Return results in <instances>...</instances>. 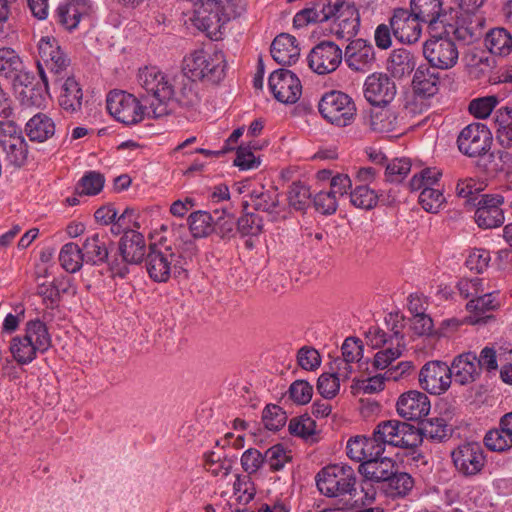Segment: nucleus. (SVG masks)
Returning a JSON list of instances; mask_svg holds the SVG:
<instances>
[{"label": "nucleus", "mask_w": 512, "mask_h": 512, "mask_svg": "<svg viewBox=\"0 0 512 512\" xmlns=\"http://www.w3.org/2000/svg\"><path fill=\"white\" fill-rule=\"evenodd\" d=\"M255 210L268 213L272 220H277L282 211L279 203V193L276 189H255L250 194V203Z\"/></svg>", "instance_id": "34"}, {"label": "nucleus", "mask_w": 512, "mask_h": 512, "mask_svg": "<svg viewBox=\"0 0 512 512\" xmlns=\"http://www.w3.org/2000/svg\"><path fill=\"white\" fill-rule=\"evenodd\" d=\"M310 198L309 189L300 182H293L288 190V201L290 206L296 210H303Z\"/></svg>", "instance_id": "59"}, {"label": "nucleus", "mask_w": 512, "mask_h": 512, "mask_svg": "<svg viewBox=\"0 0 512 512\" xmlns=\"http://www.w3.org/2000/svg\"><path fill=\"white\" fill-rule=\"evenodd\" d=\"M25 130L31 141L44 142L54 135L55 124L46 114L38 113L26 123Z\"/></svg>", "instance_id": "36"}, {"label": "nucleus", "mask_w": 512, "mask_h": 512, "mask_svg": "<svg viewBox=\"0 0 512 512\" xmlns=\"http://www.w3.org/2000/svg\"><path fill=\"white\" fill-rule=\"evenodd\" d=\"M145 248L144 236L135 230L125 231L119 243L123 260L131 264H137L143 260Z\"/></svg>", "instance_id": "33"}, {"label": "nucleus", "mask_w": 512, "mask_h": 512, "mask_svg": "<svg viewBox=\"0 0 512 512\" xmlns=\"http://www.w3.org/2000/svg\"><path fill=\"white\" fill-rule=\"evenodd\" d=\"M346 65L355 72L369 71L375 62V51L371 43L364 39L352 40L343 52Z\"/></svg>", "instance_id": "22"}, {"label": "nucleus", "mask_w": 512, "mask_h": 512, "mask_svg": "<svg viewBox=\"0 0 512 512\" xmlns=\"http://www.w3.org/2000/svg\"><path fill=\"white\" fill-rule=\"evenodd\" d=\"M226 59L222 51L195 50L184 57L182 71L192 81L217 84L225 77Z\"/></svg>", "instance_id": "2"}, {"label": "nucleus", "mask_w": 512, "mask_h": 512, "mask_svg": "<svg viewBox=\"0 0 512 512\" xmlns=\"http://www.w3.org/2000/svg\"><path fill=\"white\" fill-rule=\"evenodd\" d=\"M500 306L501 297L498 291L484 293L483 295L478 294L466 305L467 310L471 313L468 320L471 324L486 322L487 319L491 318L487 313L499 309Z\"/></svg>", "instance_id": "28"}, {"label": "nucleus", "mask_w": 512, "mask_h": 512, "mask_svg": "<svg viewBox=\"0 0 512 512\" xmlns=\"http://www.w3.org/2000/svg\"><path fill=\"white\" fill-rule=\"evenodd\" d=\"M288 395L294 403L304 405L311 400L313 387L305 380H296L290 385Z\"/></svg>", "instance_id": "58"}, {"label": "nucleus", "mask_w": 512, "mask_h": 512, "mask_svg": "<svg viewBox=\"0 0 512 512\" xmlns=\"http://www.w3.org/2000/svg\"><path fill=\"white\" fill-rule=\"evenodd\" d=\"M494 129L498 143L504 147H512V109L500 108L494 115Z\"/></svg>", "instance_id": "37"}, {"label": "nucleus", "mask_w": 512, "mask_h": 512, "mask_svg": "<svg viewBox=\"0 0 512 512\" xmlns=\"http://www.w3.org/2000/svg\"><path fill=\"white\" fill-rule=\"evenodd\" d=\"M109 238L104 234L95 233L87 237L83 243L82 253L85 262L100 265L108 258Z\"/></svg>", "instance_id": "35"}, {"label": "nucleus", "mask_w": 512, "mask_h": 512, "mask_svg": "<svg viewBox=\"0 0 512 512\" xmlns=\"http://www.w3.org/2000/svg\"><path fill=\"white\" fill-rule=\"evenodd\" d=\"M50 347L51 336L46 324L35 319L26 323L23 335L12 338L9 350L18 364L26 365Z\"/></svg>", "instance_id": "3"}, {"label": "nucleus", "mask_w": 512, "mask_h": 512, "mask_svg": "<svg viewBox=\"0 0 512 512\" xmlns=\"http://www.w3.org/2000/svg\"><path fill=\"white\" fill-rule=\"evenodd\" d=\"M22 69V61L15 50L0 48V75L6 78H16Z\"/></svg>", "instance_id": "48"}, {"label": "nucleus", "mask_w": 512, "mask_h": 512, "mask_svg": "<svg viewBox=\"0 0 512 512\" xmlns=\"http://www.w3.org/2000/svg\"><path fill=\"white\" fill-rule=\"evenodd\" d=\"M415 68L414 58L405 49L394 50L388 58L387 70L395 78H403L409 75Z\"/></svg>", "instance_id": "38"}, {"label": "nucleus", "mask_w": 512, "mask_h": 512, "mask_svg": "<svg viewBox=\"0 0 512 512\" xmlns=\"http://www.w3.org/2000/svg\"><path fill=\"white\" fill-rule=\"evenodd\" d=\"M38 56L37 67L45 89H47L48 79L45 69L58 76L68 68L70 60L61 49L57 39L50 36L42 37L39 40Z\"/></svg>", "instance_id": "8"}, {"label": "nucleus", "mask_w": 512, "mask_h": 512, "mask_svg": "<svg viewBox=\"0 0 512 512\" xmlns=\"http://www.w3.org/2000/svg\"><path fill=\"white\" fill-rule=\"evenodd\" d=\"M418 431L420 433V442L422 441V438H426L434 442H443L452 434V429L449 427L446 420L440 417L423 421Z\"/></svg>", "instance_id": "39"}, {"label": "nucleus", "mask_w": 512, "mask_h": 512, "mask_svg": "<svg viewBox=\"0 0 512 512\" xmlns=\"http://www.w3.org/2000/svg\"><path fill=\"white\" fill-rule=\"evenodd\" d=\"M419 203L429 213H437L445 203L443 186L435 189H424L420 192Z\"/></svg>", "instance_id": "50"}, {"label": "nucleus", "mask_w": 512, "mask_h": 512, "mask_svg": "<svg viewBox=\"0 0 512 512\" xmlns=\"http://www.w3.org/2000/svg\"><path fill=\"white\" fill-rule=\"evenodd\" d=\"M451 378L456 383L467 385L474 382L480 376V368L477 362V355L474 352H465L454 358L449 366Z\"/></svg>", "instance_id": "27"}, {"label": "nucleus", "mask_w": 512, "mask_h": 512, "mask_svg": "<svg viewBox=\"0 0 512 512\" xmlns=\"http://www.w3.org/2000/svg\"><path fill=\"white\" fill-rule=\"evenodd\" d=\"M262 421L268 430L277 431L286 424L287 415L280 406L269 404L263 410Z\"/></svg>", "instance_id": "53"}, {"label": "nucleus", "mask_w": 512, "mask_h": 512, "mask_svg": "<svg viewBox=\"0 0 512 512\" xmlns=\"http://www.w3.org/2000/svg\"><path fill=\"white\" fill-rule=\"evenodd\" d=\"M485 44L492 54L506 56L512 51V36L506 29L496 28L487 34Z\"/></svg>", "instance_id": "41"}, {"label": "nucleus", "mask_w": 512, "mask_h": 512, "mask_svg": "<svg viewBox=\"0 0 512 512\" xmlns=\"http://www.w3.org/2000/svg\"><path fill=\"white\" fill-rule=\"evenodd\" d=\"M410 171L411 162L409 159H394L386 166L385 177L388 182L400 183Z\"/></svg>", "instance_id": "56"}, {"label": "nucleus", "mask_w": 512, "mask_h": 512, "mask_svg": "<svg viewBox=\"0 0 512 512\" xmlns=\"http://www.w3.org/2000/svg\"><path fill=\"white\" fill-rule=\"evenodd\" d=\"M139 85L160 103L176 101L184 107H194L200 102L196 81L183 80L179 90L175 88V79L169 77L156 67H145L138 73Z\"/></svg>", "instance_id": "1"}, {"label": "nucleus", "mask_w": 512, "mask_h": 512, "mask_svg": "<svg viewBox=\"0 0 512 512\" xmlns=\"http://www.w3.org/2000/svg\"><path fill=\"white\" fill-rule=\"evenodd\" d=\"M418 380L423 390L432 395H441L451 385V371L443 361H429L420 369Z\"/></svg>", "instance_id": "15"}, {"label": "nucleus", "mask_w": 512, "mask_h": 512, "mask_svg": "<svg viewBox=\"0 0 512 512\" xmlns=\"http://www.w3.org/2000/svg\"><path fill=\"white\" fill-rule=\"evenodd\" d=\"M498 103L499 99L494 95L479 97L469 103L468 110L475 118L485 119L491 114Z\"/></svg>", "instance_id": "54"}, {"label": "nucleus", "mask_w": 512, "mask_h": 512, "mask_svg": "<svg viewBox=\"0 0 512 512\" xmlns=\"http://www.w3.org/2000/svg\"><path fill=\"white\" fill-rule=\"evenodd\" d=\"M319 492L329 498H354L357 495V476L348 464H330L315 477Z\"/></svg>", "instance_id": "4"}, {"label": "nucleus", "mask_w": 512, "mask_h": 512, "mask_svg": "<svg viewBox=\"0 0 512 512\" xmlns=\"http://www.w3.org/2000/svg\"><path fill=\"white\" fill-rule=\"evenodd\" d=\"M340 389V380L336 375L323 373L317 381V390L326 399H331L337 395Z\"/></svg>", "instance_id": "61"}, {"label": "nucleus", "mask_w": 512, "mask_h": 512, "mask_svg": "<svg viewBox=\"0 0 512 512\" xmlns=\"http://www.w3.org/2000/svg\"><path fill=\"white\" fill-rule=\"evenodd\" d=\"M457 144L463 154L469 157H477L490 149L492 135L485 124L472 123L462 129Z\"/></svg>", "instance_id": "14"}, {"label": "nucleus", "mask_w": 512, "mask_h": 512, "mask_svg": "<svg viewBox=\"0 0 512 512\" xmlns=\"http://www.w3.org/2000/svg\"><path fill=\"white\" fill-rule=\"evenodd\" d=\"M319 112L332 125L346 127L353 123L356 106L352 98L341 91L325 93L319 101Z\"/></svg>", "instance_id": "6"}, {"label": "nucleus", "mask_w": 512, "mask_h": 512, "mask_svg": "<svg viewBox=\"0 0 512 512\" xmlns=\"http://www.w3.org/2000/svg\"><path fill=\"white\" fill-rule=\"evenodd\" d=\"M268 84L274 97L282 103H295L302 93L299 78L290 70L274 71L269 77Z\"/></svg>", "instance_id": "18"}, {"label": "nucleus", "mask_w": 512, "mask_h": 512, "mask_svg": "<svg viewBox=\"0 0 512 512\" xmlns=\"http://www.w3.org/2000/svg\"><path fill=\"white\" fill-rule=\"evenodd\" d=\"M454 2L461 11L454 25V34L463 40L477 37L484 23V18L478 14L484 0H454Z\"/></svg>", "instance_id": "13"}, {"label": "nucleus", "mask_w": 512, "mask_h": 512, "mask_svg": "<svg viewBox=\"0 0 512 512\" xmlns=\"http://www.w3.org/2000/svg\"><path fill=\"white\" fill-rule=\"evenodd\" d=\"M378 197L374 190L367 185H359L350 192V202L357 208L372 209L376 206Z\"/></svg>", "instance_id": "52"}, {"label": "nucleus", "mask_w": 512, "mask_h": 512, "mask_svg": "<svg viewBox=\"0 0 512 512\" xmlns=\"http://www.w3.org/2000/svg\"><path fill=\"white\" fill-rule=\"evenodd\" d=\"M343 60L341 48L332 41L318 43L308 55V65L317 74L334 72Z\"/></svg>", "instance_id": "16"}, {"label": "nucleus", "mask_w": 512, "mask_h": 512, "mask_svg": "<svg viewBox=\"0 0 512 512\" xmlns=\"http://www.w3.org/2000/svg\"><path fill=\"white\" fill-rule=\"evenodd\" d=\"M334 18L331 32L339 39L350 40L355 37L360 28V15L353 3L341 0L337 11L331 15Z\"/></svg>", "instance_id": "19"}, {"label": "nucleus", "mask_w": 512, "mask_h": 512, "mask_svg": "<svg viewBox=\"0 0 512 512\" xmlns=\"http://www.w3.org/2000/svg\"><path fill=\"white\" fill-rule=\"evenodd\" d=\"M104 184L103 174L97 171H87L78 181L75 191L78 195L94 196L102 191Z\"/></svg>", "instance_id": "45"}, {"label": "nucleus", "mask_w": 512, "mask_h": 512, "mask_svg": "<svg viewBox=\"0 0 512 512\" xmlns=\"http://www.w3.org/2000/svg\"><path fill=\"white\" fill-rule=\"evenodd\" d=\"M271 55L280 65L295 64L300 56V48L294 36L286 33L278 35L271 44Z\"/></svg>", "instance_id": "30"}, {"label": "nucleus", "mask_w": 512, "mask_h": 512, "mask_svg": "<svg viewBox=\"0 0 512 512\" xmlns=\"http://www.w3.org/2000/svg\"><path fill=\"white\" fill-rule=\"evenodd\" d=\"M264 459L272 471H280L290 461L291 456L282 445H274L265 452Z\"/></svg>", "instance_id": "57"}, {"label": "nucleus", "mask_w": 512, "mask_h": 512, "mask_svg": "<svg viewBox=\"0 0 512 512\" xmlns=\"http://www.w3.org/2000/svg\"><path fill=\"white\" fill-rule=\"evenodd\" d=\"M440 87V75L432 66H419L413 76L412 88L414 93L422 98L436 95Z\"/></svg>", "instance_id": "29"}, {"label": "nucleus", "mask_w": 512, "mask_h": 512, "mask_svg": "<svg viewBox=\"0 0 512 512\" xmlns=\"http://www.w3.org/2000/svg\"><path fill=\"white\" fill-rule=\"evenodd\" d=\"M6 154L8 162L16 167L25 164L28 156V146L24 137L12 138L0 145Z\"/></svg>", "instance_id": "44"}, {"label": "nucleus", "mask_w": 512, "mask_h": 512, "mask_svg": "<svg viewBox=\"0 0 512 512\" xmlns=\"http://www.w3.org/2000/svg\"><path fill=\"white\" fill-rule=\"evenodd\" d=\"M261 161L259 156H256L251 146H240L237 149V155L234 160V164L241 170H250L258 168Z\"/></svg>", "instance_id": "64"}, {"label": "nucleus", "mask_w": 512, "mask_h": 512, "mask_svg": "<svg viewBox=\"0 0 512 512\" xmlns=\"http://www.w3.org/2000/svg\"><path fill=\"white\" fill-rule=\"evenodd\" d=\"M404 349L405 347H399L393 344L381 348L374 355L373 367L378 370L387 369L393 361L402 355Z\"/></svg>", "instance_id": "55"}, {"label": "nucleus", "mask_w": 512, "mask_h": 512, "mask_svg": "<svg viewBox=\"0 0 512 512\" xmlns=\"http://www.w3.org/2000/svg\"><path fill=\"white\" fill-rule=\"evenodd\" d=\"M146 270L153 281L167 282L172 275L184 272L183 259L171 246L153 244L146 257Z\"/></svg>", "instance_id": "5"}, {"label": "nucleus", "mask_w": 512, "mask_h": 512, "mask_svg": "<svg viewBox=\"0 0 512 512\" xmlns=\"http://www.w3.org/2000/svg\"><path fill=\"white\" fill-rule=\"evenodd\" d=\"M484 444L490 451L505 452L512 448V437L499 426L485 434Z\"/></svg>", "instance_id": "49"}, {"label": "nucleus", "mask_w": 512, "mask_h": 512, "mask_svg": "<svg viewBox=\"0 0 512 512\" xmlns=\"http://www.w3.org/2000/svg\"><path fill=\"white\" fill-rule=\"evenodd\" d=\"M90 12L88 0H69L57 8V20L66 30L72 31L81 20L89 17Z\"/></svg>", "instance_id": "26"}, {"label": "nucleus", "mask_w": 512, "mask_h": 512, "mask_svg": "<svg viewBox=\"0 0 512 512\" xmlns=\"http://www.w3.org/2000/svg\"><path fill=\"white\" fill-rule=\"evenodd\" d=\"M395 462L386 456H378L368 461H363L359 465V473L370 482H385L390 476H393Z\"/></svg>", "instance_id": "31"}, {"label": "nucleus", "mask_w": 512, "mask_h": 512, "mask_svg": "<svg viewBox=\"0 0 512 512\" xmlns=\"http://www.w3.org/2000/svg\"><path fill=\"white\" fill-rule=\"evenodd\" d=\"M106 103L109 113L125 125L136 124L144 118L145 108L135 96L127 92H110Z\"/></svg>", "instance_id": "11"}, {"label": "nucleus", "mask_w": 512, "mask_h": 512, "mask_svg": "<svg viewBox=\"0 0 512 512\" xmlns=\"http://www.w3.org/2000/svg\"><path fill=\"white\" fill-rule=\"evenodd\" d=\"M341 0H325L314 3L298 11L293 18L295 28H303L309 24L324 22L331 19L334 11H337Z\"/></svg>", "instance_id": "25"}, {"label": "nucleus", "mask_w": 512, "mask_h": 512, "mask_svg": "<svg viewBox=\"0 0 512 512\" xmlns=\"http://www.w3.org/2000/svg\"><path fill=\"white\" fill-rule=\"evenodd\" d=\"M369 124L371 129L375 132L388 133L396 129L397 116L395 112L389 108H378L372 110Z\"/></svg>", "instance_id": "43"}, {"label": "nucleus", "mask_w": 512, "mask_h": 512, "mask_svg": "<svg viewBox=\"0 0 512 512\" xmlns=\"http://www.w3.org/2000/svg\"><path fill=\"white\" fill-rule=\"evenodd\" d=\"M410 11L431 30L441 25L446 33H454V24L449 23L443 13L441 0H411Z\"/></svg>", "instance_id": "20"}, {"label": "nucleus", "mask_w": 512, "mask_h": 512, "mask_svg": "<svg viewBox=\"0 0 512 512\" xmlns=\"http://www.w3.org/2000/svg\"><path fill=\"white\" fill-rule=\"evenodd\" d=\"M396 95V86L384 73H373L364 82V96L372 105L380 106L390 103Z\"/></svg>", "instance_id": "21"}, {"label": "nucleus", "mask_w": 512, "mask_h": 512, "mask_svg": "<svg viewBox=\"0 0 512 512\" xmlns=\"http://www.w3.org/2000/svg\"><path fill=\"white\" fill-rule=\"evenodd\" d=\"M423 55L433 68L447 70L457 64L459 51L451 38L432 36L423 45Z\"/></svg>", "instance_id": "12"}, {"label": "nucleus", "mask_w": 512, "mask_h": 512, "mask_svg": "<svg viewBox=\"0 0 512 512\" xmlns=\"http://www.w3.org/2000/svg\"><path fill=\"white\" fill-rule=\"evenodd\" d=\"M451 459L455 470L466 478L479 475L486 464L485 452L478 442L458 445L451 451Z\"/></svg>", "instance_id": "9"}, {"label": "nucleus", "mask_w": 512, "mask_h": 512, "mask_svg": "<svg viewBox=\"0 0 512 512\" xmlns=\"http://www.w3.org/2000/svg\"><path fill=\"white\" fill-rule=\"evenodd\" d=\"M505 198L500 194H483L477 202L475 222L480 228L492 229L501 226L505 221L502 205Z\"/></svg>", "instance_id": "17"}, {"label": "nucleus", "mask_w": 512, "mask_h": 512, "mask_svg": "<svg viewBox=\"0 0 512 512\" xmlns=\"http://www.w3.org/2000/svg\"><path fill=\"white\" fill-rule=\"evenodd\" d=\"M491 255L488 250L474 249L472 250L465 261L466 267L477 273H482L489 265Z\"/></svg>", "instance_id": "63"}, {"label": "nucleus", "mask_w": 512, "mask_h": 512, "mask_svg": "<svg viewBox=\"0 0 512 512\" xmlns=\"http://www.w3.org/2000/svg\"><path fill=\"white\" fill-rule=\"evenodd\" d=\"M421 21L407 9H396L390 20L394 36L402 43L412 44L421 36Z\"/></svg>", "instance_id": "24"}, {"label": "nucleus", "mask_w": 512, "mask_h": 512, "mask_svg": "<svg viewBox=\"0 0 512 512\" xmlns=\"http://www.w3.org/2000/svg\"><path fill=\"white\" fill-rule=\"evenodd\" d=\"M192 21L209 38L218 40L223 35V29L228 18L222 13L220 1L206 0L193 10Z\"/></svg>", "instance_id": "10"}, {"label": "nucleus", "mask_w": 512, "mask_h": 512, "mask_svg": "<svg viewBox=\"0 0 512 512\" xmlns=\"http://www.w3.org/2000/svg\"><path fill=\"white\" fill-rule=\"evenodd\" d=\"M237 231L242 236H256L262 231V220L258 215L245 214L237 221Z\"/></svg>", "instance_id": "62"}, {"label": "nucleus", "mask_w": 512, "mask_h": 512, "mask_svg": "<svg viewBox=\"0 0 512 512\" xmlns=\"http://www.w3.org/2000/svg\"><path fill=\"white\" fill-rule=\"evenodd\" d=\"M431 403L426 394L417 390H410L401 394L396 403V410L400 417L417 421L427 416Z\"/></svg>", "instance_id": "23"}, {"label": "nucleus", "mask_w": 512, "mask_h": 512, "mask_svg": "<svg viewBox=\"0 0 512 512\" xmlns=\"http://www.w3.org/2000/svg\"><path fill=\"white\" fill-rule=\"evenodd\" d=\"M189 228L195 238L208 236L214 230L212 216L205 211H196L188 218Z\"/></svg>", "instance_id": "47"}, {"label": "nucleus", "mask_w": 512, "mask_h": 512, "mask_svg": "<svg viewBox=\"0 0 512 512\" xmlns=\"http://www.w3.org/2000/svg\"><path fill=\"white\" fill-rule=\"evenodd\" d=\"M374 436L384 449L386 445L408 449L420 444L418 429L398 420L381 421L374 428Z\"/></svg>", "instance_id": "7"}, {"label": "nucleus", "mask_w": 512, "mask_h": 512, "mask_svg": "<svg viewBox=\"0 0 512 512\" xmlns=\"http://www.w3.org/2000/svg\"><path fill=\"white\" fill-rule=\"evenodd\" d=\"M316 423L307 415L296 417L289 422V431L292 435L307 438L315 433Z\"/></svg>", "instance_id": "60"}, {"label": "nucleus", "mask_w": 512, "mask_h": 512, "mask_svg": "<svg viewBox=\"0 0 512 512\" xmlns=\"http://www.w3.org/2000/svg\"><path fill=\"white\" fill-rule=\"evenodd\" d=\"M442 171L437 167H427L415 173L409 181L411 191L441 187Z\"/></svg>", "instance_id": "40"}, {"label": "nucleus", "mask_w": 512, "mask_h": 512, "mask_svg": "<svg viewBox=\"0 0 512 512\" xmlns=\"http://www.w3.org/2000/svg\"><path fill=\"white\" fill-rule=\"evenodd\" d=\"M85 261L81 248L73 242L66 243L59 252V262L69 273L78 272Z\"/></svg>", "instance_id": "42"}, {"label": "nucleus", "mask_w": 512, "mask_h": 512, "mask_svg": "<svg viewBox=\"0 0 512 512\" xmlns=\"http://www.w3.org/2000/svg\"><path fill=\"white\" fill-rule=\"evenodd\" d=\"M54 83L60 88L59 104L68 112H76L82 106L83 92L74 77H56Z\"/></svg>", "instance_id": "32"}, {"label": "nucleus", "mask_w": 512, "mask_h": 512, "mask_svg": "<svg viewBox=\"0 0 512 512\" xmlns=\"http://www.w3.org/2000/svg\"><path fill=\"white\" fill-rule=\"evenodd\" d=\"M385 325L389 330L390 344L405 347L404 318L398 313H389L385 317Z\"/></svg>", "instance_id": "51"}, {"label": "nucleus", "mask_w": 512, "mask_h": 512, "mask_svg": "<svg viewBox=\"0 0 512 512\" xmlns=\"http://www.w3.org/2000/svg\"><path fill=\"white\" fill-rule=\"evenodd\" d=\"M386 493L391 497H403L407 495L414 486L412 477L404 472L397 473L394 469L393 476L385 481Z\"/></svg>", "instance_id": "46"}]
</instances>
